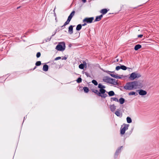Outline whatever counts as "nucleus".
<instances>
[{"label":"nucleus","instance_id":"obj_36","mask_svg":"<svg viewBox=\"0 0 159 159\" xmlns=\"http://www.w3.org/2000/svg\"><path fill=\"white\" fill-rule=\"evenodd\" d=\"M121 77L118 76V75H116V79H120L121 78Z\"/></svg>","mask_w":159,"mask_h":159},{"label":"nucleus","instance_id":"obj_7","mask_svg":"<svg viewBox=\"0 0 159 159\" xmlns=\"http://www.w3.org/2000/svg\"><path fill=\"white\" fill-rule=\"evenodd\" d=\"M93 17H86L83 19V21L84 22H86L87 23H91L94 20Z\"/></svg>","mask_w":159,"mask_h":159},{"label":"nucleus","instance_id":"obj_15","mask_svg":"<svg viewBox=\"0 0 159 159\" xmlns=\"http://www.w3.org/2000/svg\"><path fill=\"white\" fill-rule=\"evenodd\" d=\"M48 66L47 65H44L43 66V70L45 71H47L48 70Z\"/></svg>","mask_w":159,"mask_h":159},{"label":"nucleus","instance_id":"obj_33","mask_svg":"<svg viewBox=\"0 0 159 159\" xmlns=\"http://www.w3.org/2000/svg\"><path fill=\"white\" fill-rule=\"evenodd\" d=\"M110 75L112 77L116 78V75L114 74H110Z\"/></svg>","mask_w":159,"mask_h":159},{"label":"nucleus","instance_id":"obj_26","mask_svg":"<svg viewBox=\"0 0 159 159\" xmlns=\"http://www.w3.org/2000/svg\"><path fill=\"white\" fill-rule=\"evenodd\" d=\"M41 64V62L40 61H37L35 63V65L36 66H40Z\"/></svg>","mask_w":159,"mask_h":159},{"label":"nucleus","instance_id":"obj_4","mask_svg":"<svg viewBox=\"0 0 159 159\" xmlns=\"http://www.w3.org/2000/svg\"><path fill=\"white\" fill-rule=\"evenodd\" d=\"M75 13V11H73L71 13H70V15L68 17L67 20V21L64 23V25L61 26V27H63L64 26H65L66 25L69 24L71 20L72 17L74 16Z\"/></svg>","mask_w":159,"mask_h":159},{"label":"nucleus","instance_id":"obj_21","mask_svg":"<svg viewBox=\"0 0 159 159\" xmlns=\"http://www.w3.org/2000/svg\"><path fill=\"white\" fill-rule=\"evenodd\" d=\"M82 28V25L81 24L78 25L76 27V30H80Z\"/></svg>","mask_w":159,"mask_h":159},{"label":"nucleus","instance_id":"obj_12","mask_svg":"<svg viewBox=\"0 0 159 159\" xmlns=\"http://www.w3.org/2000/svg\"><path fill=\"white\" fill-rule=\"evenodd\" d=\"M103 17L102 15H101L99 16H97L96 17V19L94 20V22L98 21H100Z\"/></svg>","mask_w":159,"mask_h":159},{"label":"nucleus","instance_id":"obj_8","mask_svg":"<svg viewBox=\"0 0 159 159\" xmlns=\"http://www.w3.org/2000/svg\"><path fill=\"white\" fill-rule=\"evenodd\" d=\"M120 69L124 70H125L127 69V67L125 66L121 65L120 66H117L116 68V69L117 70H118Z\"/></svg>","mask_w":159,"mask_h":159},{"label":"nucleus","instance_id":"obj_42","mask_svg":"<svg viewBox=\"0 0 159 159\" xmlns=\"http://www.w3.org/2000/svg\"><path fill=\"white\" fill-rule=\"evenodd\" d=\"M20 7H17V9H18V8H20Z\"/></svg>","mask_w":159,"mask_h":159},{"label":"nucleus","instance_id":"obj_6","mask_svg":"<svg viewBox=\"0 0 159 159\" xmlns=\"http://www.w3.org/2000/svg\"><path fill=\"white\" fill-rule=\"evenodd\" d=\"M128 125L126 124H124L121 126L120 128V134L122 135L124 134L126 130L128 129Z\"/></svg>","mask_w":159,"mask_h":159},{"label":"nucleus","instance_id":"obj_13","mask_svg":"<svg viewBox=\"0 0 159 159\" xmlns=\"http://www.w3.org/2000/svg\"><path fill=\"white\" fill-rule=\"evenodd\" d=\"M115 114L117 116L120 117H121L122 115V113L120 112V110L118 109L115 112Z\"/></svg>","mask_w":159,"mask_h":159},{"label":"nucleus","instance_id":"obj_20","mask_svg":"<svg viewBox=\"0 0 159 159\" xmlns=\"http://www.w3.org/2000/svg\"><path fill=\"white\" fill-rule=\"evenodd\" d=\"M83 90L84 92L88 93L89 91V88L87 87H85L83 88Z\"/></svg>","mask_w":159,"mask_h":159},{"label":"nucleus","instance_id":"obj_41","mask_svg":"<svg viewBox=\"0 0 159 159\" xmlns=\"http://www.w3.org/2000/svg\"><path fill=\"white\" fill-rule=\"evenodd\" d=\"M36 68V66H35V67H34V68L33 69V70H34Z\"/></svg>","mask_w":159,"mask_h":159},{"label":"nucleus","instance_id":"obj_9","mask_svg":"<svg viewBox=\"0 0 159 159\" xmlns=\"http://www.w3.org/2000/svg\"><path fill=\"white\" fill-rule=\"evenodd\" d=\"M56 49L59 51H63L65 49V48L61 45H58L56 46Z\"/></svg>","mask_w":159,"mask_h":159},{"label":"nucleus","instance_id":"obj_2","mask_svg":"<svg viewBox=\"0 0 159 159\" xmlns=\"http://www.w3.org/2000/svg\"><path fill=\"white\" fill-rule=\"evenodd\" d=\"M92 91L98 96L101 97L102 98H105L107 96V95L105 93L106 92L105 90L100 89L99 92H98L97 90L93 89L92 90Z\"/></svg>","mask_w":159,"mask_h":159},{"label":"nucleus","instance_id":"obj_28","mask_svg":"<svg viewBox=\"0 0 159 159\" xmlns=\"http://www.w3.org/2000/svg\"><path fill=\"white\" fill-rule=\"evenodd\" d=\"M76 81L78 83H80L82 82V79L81 78L79 77L77 79Z\"/></svg>","mask_w":159,"mask_h":159},{"label":"nucleus","instance_id":"obj_29","mask_svg":"<svg viewBox=\"0 0 159 159\" xmlns=\"http://www.w3.org/2000/svg\"><path fill=\"white\" fill-rule=\"evenodd\" d=\"M102 85L101 84H99L98 85V88L100 89L105 90L104 89H102Z\"/></svg>","mask_w":159,"mask_h":159},{"label":"nucleus","instance_id":"obj_40","mask_svg":"<svg viewBox=\"0 0 159 159\" xmlns=\"http://www.w3.org/2000/svg\"><path fill=\"white\" fill-rule=\"evenodd\" d=\"M66 59H67V58H66V57H64V59L65 60H66ZM62 60H63V59H64V58H62Z\"/></svg>","mask_w":159,"mask_h":159},{"label":"nucleus","instance_id":"obj_11","mask_svg":"<svg viewBox=\"0 0 159 159\" xmlns=\"http://www.w3.org/2000/svg\"><path fill=\"white\" fill-rule=\"evenodd\" d=\"M74 26L71 25L68 28V32L70 34H71L73 33V27Z\"/></svg>","mask_w":159,"mask_h":159},{"label":"nucleus","instance_id":"obj_17","mask_svg":"<svg viewBox=\"0 0 159 159\" xmlns=\"http://www.w3.org/2000/svg\"><path fill=\"white\" fill-rule=\"evenodd\" d=\"M107 12V10L106 9H102L101 11V13H102L103 14H106Z\"/></svg>","mask_w":159,"mask_h":159},{"label":"nucleus","instance_id":"obj_30","mask_svg":"<svg viewBox=\"0 0 159 159\" xmlns=\"http://www.w3.org/2000/svg\"><path fill=\"white\" fill-rule=\"evenodd\" d=\"M135 94V92H131L129 93V95H132Z\"/></svg>","mask_w":159,"mask_h":159},{"label":"nucleus","instance_id":"obj_25","mask_svg":"<svg viewBox=\"0 0 159 159\" xmlns=\"http://www.w3.org/2000/svg\"><path fill=\"white\" fill-rule=\"evenodd\" d=\"M84 67H85L84 66L83 64H80L79 66V68L81 69H84Z\"/></svg>","mask_w":159,"mask_h":159},{"label":"nucleus","instance_id":"obj_3","mask_svg":"<svg viewBox=\"0 0 159 159\" xmlns=\"http://www.w3.org/2000/svg\"><path fill=\"white\" fill-rule=\"evenodd\" d=\"M103 81L108 83H109L114 84H117V82L116 81V80L112 78H111L108 77H105L103 79Z\"/></svg>","mask_w":159,"mask_h":159},{"label":"nucleus","instance_id":"obj_5","mask_svg":"<svg viewBox=\"0 0 159 159\" xmlns=\"http://www.w3.org/2000/svg\"><path fill=\"white\" fill-rule=\"evenodd\" d=\"M141 76V75L140 74L137 73L136 72H134L130 74L129 78L130 80H133L136 78L140 77Z\"/></svg>","mask_w":159,"mask_h":159},{"label":"nucleus","instance_id":"obj_23","mask_svg":"<svg viewBox=\"0 0 159 159\" xmlns=\"http://www.w3.org/2000/svg\"><path fill=\"white\" fill-rule=\"evenodd\" d=\"M127 121L129 123H131L132 122V120L131 118L129 117H128L126 118Z\"/></svg>","mask_w":159,"mask_h":159},{"label":"nucleus","instance_id":"obj_19","mask_svg":"<svg viewBox=\"0 0 159 159\" xmlns=\"http://www.w3.org/2000/svg\"><path fill=\"white\" fill-rule=\"evenodd\" d=\"M108 94L110 96H114L115 95L114 92L113 91H111L108 92Z\"/></svg>","mask_w":159,"mask_h":159},{"label":"nucleus","instance_id":"obj_22","mask_svg":"<svg viewBox=\"0 0 159 159\" xmlns=\"http://www.w3.org/2000/svg\"><path fill=\"white\" fill-rule=\"evenodd\" d=\"M111 101H116L117 102H119V100H118V99L117 98H114V97H113V98H111Z\"/></svg>","mask_w":159,"mask_h":159},{"label":"nucleus","instance_id":"obj_32","mask_svg":"<svg viewBox=\"0 0 159 159\" xmlns=\"http://www.w3.org/2000/svg\"><path fill=\"white\" fill-rule=\"evenodd\" d=\"M82 64H83L84 66L86 67H87V63L85 61H83Z\"/></svg>","mask_w":159,"mask_h":159},{"label":"nucleus","instance_id":"obj_37","mask_svg":"<svg viewBox=\"0 0 159 159\" xmlns=\"http://www.w3.org/2000/svg\"><path fill=\"white\" fill-rule=\"evenodd\" d=\"M86 25H87V23L84 22V24H82V25L83 26H84Z\"/></svg>","mask_w":159,"mask_h":159},{"label":"nucleus","instance_id":"obj_39","mask_svg":"<svg viewBox=\"0 0 159 159\" xmlns=\"http://www.w3.org/2000/svg\"><path fill=\"white\" fill-rule=\"evenodd\" d=\"M82 1L83 2H86V0H82Z\"/></svg>","mask_w":159,"mask_h":159},{"label":"nucleus","instance_id":"obj_38","mask_svg":"<svg viewBox=\"0 0 159 159\" xmlns=\"http://www.w3.org/2000/svg\"><path fill=\"white\" fill-rule=\"evenodd\" d=\"M105 88V86L102 85V89H104Z\"/></svg>","mask_w":159,"mask_h":159},{"label":"nucleus","instance_id":"obj_35","mask_svg":"<svg viewBox=\"0 0 159 159\" xmlns=\"http://www.w3.org/2000/svg\"><path fill=\"white\" fill-rule=\"evenodd\" d=\"M143 36V35H142V34H140V35H138V37L139 38H142Z\"/></svg>","mask_w":159,"mask_h":159},{"label":"nucleus","instance_id":"obj_1","mask_svg":"<svg viewBox=\"0 0 159 159\" xmlns=\"http://www.w3.org/2000/svg\"><path fill=\"white\" fill-rule=\"evenodd\" d=\"M138 85V82L134 81L127 83L124 86V88L126 90H131L136 89Z\"/></svg>","mask_w":159,"mask_h":159},{"label":"nucleus","instance_id":"obj_31","mask_svg":"<svg viewBox=\"0 0 159 159\" xmlns=\"http://www.w3.org/2000/svg\"><path fill=\"white\" fill-rule=\"evenodd\" d=\"M40 56H41V53H40V52H38L36 54V57L37 58H39V57H40Z\"/></svg>","mask_w":159,"mask_h":159},{"label":"nucleus","instance_id":"obj_18","mask_svg":"<svg viewBox=\"0 0 159 159\" xmlns=\"http://www.w3.org/2000/svg\"><path fill=\"white\" fill-rule=\"evenodd\" d=\"M125 101V99L122 98H120L119 99V102L120 104H123L124 103Z\"/></svg>","mask_w":159,"mask_h":159},{"label":"nucleus","instance_id":"obj_24","mask_svg":"<svg viewBox=\"0 0 159 159\" xmlns=\"http://www.w3.org/2000/svg\"><path fill=\"white\" fill-rule=\"evenodd\" d=\"M122 147V146L119 148L116 151L115 153V155H117L118 153L120 152L121 149V148Z\"/></svg>","mask_w":159,"mask_h":159},{"label":"nucleus","instance_id":"obj_10","mask_svg":"<svg viewBox=\"0 0 159 159\" xmlns=\"http://www.w3.org/2000/svg\"><path fill=\"white\" fill-rule=\"evenodd\" d=\"M139 93L140 95H144L147 94V93L145 91L141 89L139 90Z\"/></svg>","mask_w":159,"mask_h":159},{"label":"nucleus","instance_id":"obj_34","mask_svg":"<svg viewBox=\"0 0 159 159\" xmlns=\"http://www.w3.org/2000/svg\"><path fill=\"white\" fill-rule=\"evenodd\" d=\"M61 57H57L55 59V60H58L60 59H61Z\"/></svg>","mask_w":159,"mask_h":159},{"label":"nucleus","instance_id":"obj_27","mask_svg":"<svg viewBox=\"0 0 159 159\" xmlns=\"http://www.w3.org/2000/svg\"><path fill=\"white\" fill-rule=\"evenodd\" d=\"M92 82L95 85H97L98 84L96 80H93Z\"/></svg>","mask_w":159,"mask_h":159},{"label":"nucleus","instance_id":"obj_14","mask_svg":"<svg viewBox=\"0 0 159 159\" xmlns=\"http://www.w3.org/2000/svg\"><path fill=\"white\" fill-rule=\"evenodd\" d=\"M110 108L111 111L113 112L116 109V107L114 104L110 105Z\"/></svg>","mask_w":159,"mask_h":159},{"label":"nucleus","instance_id":"obj_16","mask_svg":"<svg viewBox=\"0 0 159 159\" xmlns=\"http://www.w3.org/2000/svg\"><path fill=\"white\" fill-rule=\"evenodd\" d=\"M141 47L142 46L140 44H137L135 46L134 49L135 50L137 51L139 49L141 48Z\"/></svg>","mask_w":159,"mask_h":159}]
</instances>
